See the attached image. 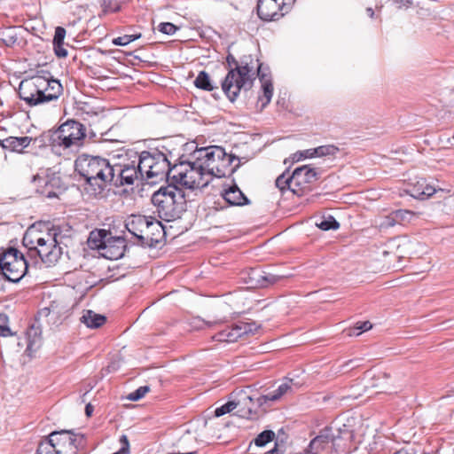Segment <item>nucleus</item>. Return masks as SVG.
Instances as JSON below:
<instances>
[{"instance_id":"16","label":"nucleus","mask_w":454,"mask_h":454,"mask_svg":"<svg viewBox=\"0 0 454 454\" xmlns=\"http://www.w3.org/2000/svg\"><path fill=\"white\" fill-rule=\"evenodd\" d=\"M318 178V174L314 168L304 165L294 170L290 182L294 186V194L301 196L308 188L309 184Z\"/></svg>"},{"instance_id":"43","label":"nucleus","mask_w":454,"mask_h":454,"mask_svg":"<svg viewBox=\"0 0 454 454\" xmlns=\"http://www.w3.org/2000/svg\"><path fill=\"white\" fill-rule=\"evenodd\" d=\"M282 278H284V276L282 275H276L264 271V277L262 281L265 282V287H268L271 285L278 283Z\"/></svg>"},{"instance_id":"21","label":"nucleus","mask_w":454,"mask_h":454,"mask_svg":"<svg viewBox=\"0 0 454 454\" xmlns=\"http://www.w3.org/2000/svg\"><path fill=\"white\" fill-rule=\"evenodd\" d=\"M333 440L330 429H325L316 436L309 443L308 447L309 454H317L321 450L325 448Z\"/></svg>"},{"instance_id":"27","label":"nucleus","mask_w":454,"mask_h":454,"mask_svg":"<svg viewBox=\"0 0 454 454\" xmlns=\"http://www.w3.org/2000/svg\"><path fill=\"white\" fill-rule=\"evenodd\" d=\"M31 137H11L5 140V143L8 145H4L5 147H10L13 151H21L22 149L27 147L31 142Z\"/></svg>"},{"instance_id":"10","label":"nucleus","mask_w":454,"mask_h":454,"mask_svg":"<svg viewBox=\"0 0 454 454\" xmlns=\"http://www.w3.org/2000/svg\"><path fill=\"white\" fill-rule=\"evenodd\" d=\"M112 167L114 171H112L113 178L110 184L116 187L133 184L135 180L138 178L144 179L139 163L136 158L135 160L119 158L118 160L113 159Z\"/></svg>"},{"instance_id":"3","label":"nucleus","mask_w":454,"mask_h":454,"mask_svg":"<svg viewBox=\"0 0 454 454\" xmlns=\"http://www.w3.org/2000/svg\"><path fill=\"white\" fill-rule=\"evenodd\" d=\"M87 439L82 434L62 430L50 434L37 448V454H87Z\"/></svg>"},{"instance_id":"4","label":"nucleus","mask_w":454,"mask_h":454,"mask_svg":"<svg viewBox=\"0 0 454 454\" xmlns=\"http://www.w3.org/2000/svg\"><path fill=\"white\" fill-rule=\"evenodd\" d=\"M151 200L159 217L166 222L180 218L186 209L184 192L174 183L160 187L153 194Z\"/></svg>"},{"instance_id":"33","label":"nucleus","mask_w":454,"mask_h":454,"mask_svg":"<svg viewBox=\"0 0 454 454\" xmlns=\"http://www.w3.org/2000/svg\"><path fill=\"white\" fill-rule=\"evenodd\" d=\"M264 271L259 269H253L249 273V283L255 287H265L263 282Z\"/></svg>"},{"instance_id":"42","label":"nucleus","mask_w":454,"mask_h":454,"mask_svg":"<svg viewBox=\"0 0 454 454\" xmlns=\"http://www.w3.org/2000/svg\"><path fill=\"white\" fill-rule=\"evenodd\" d=\"M10 335H12V332L8 326V317L4 314H0V336L7 337Z\"/></svg>"},{"instance_id":"39","label":"nucleus","mask_w":454,"mask_h":454,"mask_svg":"<svg viewBox=\"0 0 454 454\" xmlns=\"http://www.w3.org/2000/svg\"><path fill=\"white\" fill-rule=\"evenodd\" d=\"M241 337L247 334H254L257 331V326L254 323L239 322L236 324Z\"/></svg>"},{"instance_id":"31","label":"nucleus","mask_w":454,"mask_h":454,"mask_svg":"<svg viewBox=\"0 0 454 454\" xmlns=\"http://www.w3.org/2000/svg\"><path fill=\"white\" fill-rule=\"evenodd\" d=\"M316 225L323 231L337 230L340 227V223L332 215L322 217L319 222L316 223Z\"/></svg>"},{"instance_id":"8","label":"nucleus","mask_w":454,"mask_h":454,"mask_svg":"<svg viewBox=\"0 0 454 454\" xmlns=\"http://www.w3.org/2000/svg\"><path fill=\"white\" fill-rule=\"evenodd\" d=\"M227 63L229 66L234 65L223 82H222V89L231 101H234L242 89L247 90L252 87L253 81L254 80V67H249L247 63L239 66L235 58L229 54L227 56Z\"/></svg>"},{"instance_id":"25","label":"nucleus","mask_w":454,"mask_h":454,"mask_svg":"<svg viewBox=\"0 0 454 454\" xmlns=\"http://www.w3.org/2000/svg\"><path fill=\"white\" fill-rule=\"evenodd\" d=\"M436 189L427 184L425 180L418 181L411 190V195L416 199L423 200L431 197Z\"/></svg>"},{"instance_id":"34","label":"nucleus","mask_w":454,"mask_h":454,"mask_svg":"<svg viewBox=\"0 0 454 454\" xmlns=\"http://www.w3.org/2000/svg\"><path fill=\"white\" fill-rule=\"evenodd\" d=\"M0 39L6 46H12L18 41L14 28L8 27L0 33Z\"/></svg>"},{"instance_id":"1","label":"nucleus","mask_w":454,"mask_h":454,"mask_svg":"<svg viewBox=\"0 0 454 454\" xmlns=\"http://www.w3.org/2000/svg\"><path fill=\"white\" fill-rule=\"evenodd\" d=\"M59 229L52 227L45 231L35 226L29 227L22 239V244L29 251H35L47 266L54 265L62 254Z\"/></svg>"},{"instance_id":"35","label":"nucleus","mask_w":454,"mask_h":454,"mask_svg":"<svg viewBox=\"0 0 454 454\" xmlns=\"http://www.w3.org/2000/svg\"><path fill=\"white\" fill-rule=\"evenodd\" d=\"M100 6L104 14L116 12L121 9L119 0H99Z\"/></svg>"},{"instance_id":"37","label":"nucleus","mask_w":454,"mask_h":454,"mask_svg":"<svg viewBox=\"0 0 454 454\" xmlns=\"http://www.w3.org/2000/svg\"><path fill=\"white\" fill-rule=\"evenodd\" d=\"M290 179L291 176H286L285 173H283L276 179V186L282 192L286 189H289L293 193H294L295 189L294 186L291 184Z\"/></svg>"},{"instance_id":"48","label":"nucleus","mask_w":454,"mask_h":454,"mask_svg":"<svg viewBox=\"0 0 454 454\" xmlns=\"http://www.w3.org/2000/svg\"><path fill=\"white\" fill-rule=\"evenodd\" d=\"M394 4L397 5L398 8L408 6L411 4L410 0H393Z\"/></svg>"},{"instance_id":"18","label":"nucleus","mask_w":454,"mask_h":454,"mask_svg":"<svg viewBox=\"0 0 454 454\" xmlns=\"http://www.w3.org/2000/svg\"><path fill=\"white\" fill-rule=\"evenodd\" d=\"M302 385L301 382L294 380V379L285 378L278 388L261 397L266 403L267 401H277L283 395L294 392Z\"/></svg>"},{"instance_id":"7","label":"nucleus","mask_w":454,"mask_h":454,"mask_svg":"<svg viewBox=\"0 0 454 454\" xmlns=\"http://www.w3.org/2000/svg\"><path fill=\"white\" fill-rule=\"evenodd\" d=\"M206 173L211 177H223L235 170L231 168L232 162L239 159L235 155L228 154L221 146L202 147L195 152Z\"/></svg>"},{"instance_id":"45","label":"nucleus","mask_w":454,"mask_h":454,"mask_svg":"<svg viewBox=\"0 0 454 454\" xmlns=\"http://www.w3.org/2000/svg\"><path fill=\"white\" fill-rule=\"evenodd\" d=\"M66 36V30L61 27H58L55 29V35L53 37V44H64V39Z\"/></svg>"},{"instance_id":"41","label":"nucleus","mask_w":454,"mask_h":454,"mask_svg":"<svg viewBox=\"0 0 454 454\" xmlns=\"http://www.w3.org/2000/svg\"><path fill=\"white\" fill-rule=\"evenodd\" d=\"M178 27L170 22H161L158 26V30L168 35H174Z\"/></svg>"},{"instance_id":"9","label":"nucleus","mask_w":454,"mask_h":454,"mask_svg":"<svg viewBox=\"0 0 454 454\" xmlns=\"http://www.w3.org/2000/svg\"><path fill=\"white\" fill-rule=\"evenodd\" d=\"M139 163L140 171L144 179L167 178L170 181V162L167 155L159 150L143 151L139 155H135Z\"/></svg>"},{"instance_id":"2","label":"nucleus","mask_w":454,"mask_h":454,"mask_svg":"<svg viewBox=\"0 0 454 454\" xmlns=\"http://www.w3.org/2000/svg\"><path fill=\"white\" fill-rule=\"evenodd\" d=\"M113 160L82 154L75 160V171L94 194L101 193L113 178Z\"/></svg>"},{"instance_id":"30","label":"nucleus","mask_w":454,"mask_h":454,"mask_svg":"<svg viewBox=\"0 0 454 454\" xmlns=\"http://www.w3.org/2000/svg\"><path fill=\"white\" fill-rule=\"evenodd\" d=\"M415 217L414 213L409 210H395L391 214V219L398 224L411 222Z\"/></svg>"},{"instance_id":"6","label":"nucleus","mask_w":454,"mask_h":454,"mask_svg":"<svg viewBox=\"0 0 454 454\" xmlns=\"http://www.w3.org/2000/svg\"><path fill=\"white\" fill-rule=\"evenodd\" d=\"M194 160L181 161L175 164L170 171V181L188 189H201L208 185L211 177L206 173L198 156Z\"/></svg>"},{"instance_id":"20","label":"nucleus","mask_w":454,"mask_h":454,"mask_svg":"<svg viewBox=\"0 0 454 454\" xmlns=\"http://www.w3.org/2000/svg\"><path fill=\"white\" fill-rule=\"evenodd\" d=\"M257 75L259 76L262 83V96H260L258 100L262 102V108L265 107L271 100L273 95V85L268 74L263 73L262 65L257 67Z\"/></svg>"},{"instance_id":"47","label":"nucleus","mask_w":454,"mask_h":454,"mask_svg":"<svg viewBox=\"0 0 454 454\" xmlns=\"http://www.w3.org/2000/svg\"><path fill=\"white\" fill-rule=\"evenodd\" d=\"M55 54L59 58H65L67 56V51L64 48L63 44H53Z\"/></svg>"},{"instance_id":"44","label":"nucleus","mask_w":454,"mask_h":454,"mask_svg":"<svg viewBox=\"0 0 454 454\" xmlns=\"http://www.w3.org/2000/svg\"><path fill=\"white\" fill-rule=\"evenodd\" d=\"M314 157H315V153L313 152V148H311V149H307V150L296 152L293 155V160L294 161H300V160H301L303 159L314 158Z\"/></svg>"},{"instance_id":"15","label":"nucleus","mask_w":454,"mask_h":454,"mask_svg":"<svg viewBox=\"0 0 454 454\" xmlns=\"http://www.w3.org/2000/svg\"><path fill=\"white\" fill-rule=\"evenodd\" d=\"M253 399L245 391L240 390L239 392L238 400H231L218 407L215 411V417H221L224 414L230 413L236 408L240 407L238 410V414L240 417L246 418L252 414L251 403Z\"/></svg>"},{"instance_id":"52","label":"nucleus","mask_w":454,"mask_h":454,"mask_svg":"<svg viewBox=\"0 0 454 454\" xmlns=\"http://www.w3.org/2000/svg\"><path fill=\"white\" fill-rule=\"evenodd\" d=\"M366 12H367V14H368L371 18H373V16H374V11L372 10V8H367V9H366Z\"/></svg>"},{"instance_id":"14","label":"nucleus","mask_w":454,"mask_h":454,"mask_svg":"<svg viewBox=\"0 0 454 454\" xmlns=\"http://www.w3.org/2000/svg\"><path fill=\"white\" fill-rule=\"evenodd\" d=\"M126 229L139 239L153 235L154 231L160 232L163 227L158 220L152 216L132 215L125 224Z\"/></svg>"},{"instance_id":"17","label":"nucleus","mask_w":454,"mask_h":454,"mask_svg":"<svg viewBox=\"0 0 454 454\" xmlns=\"http://www.w3.org/2000/svg\"><path fill=\"white\" fill-rule=\"evenodd\" d=\"M125 240L121 237H114L110 233L105 247L101 251V255L109 260H118L124 255Z\"/></svg>"},{"instance_id":"49","label":"nucleus","mask_w":454,"mask_h":454,"mask_svg":"<svg viewBox=\"0 0 454 454\" xmlns=\"http://www.w3.org/2000/svg\"><path fill=\"white\" fill-rule=\"evenodd\" d=\"M95 116L98 119V121H106L107 119V113L102 111L100 114L95 113Z\"/></svg>"},{"instance_id":"22","label":"nucleus","mask_w":454,"mask_h":454,"mask_svg":"<svg viewBox=\"0 0 454 454\" xmlns=\"http://www.w3.org/2000/svg\"><path fill=\"white\" fill-rule=\"evenodd\" d=\"M111 232L106 230H96L90 233L88 245L91 249H97L101 254L105 244L109 238Z\"/></svg>"},{"instance_id":"11","label":"nucleus","mask_w":454,"mask_h":454,"mask_svg":"<svg viewBox=\"0 0 454 454\" xmlns=\"http://www.w3.org/2000/svg\"><path fill=\"white\" fill-rule=\"evenodd\" d=\"M0 269L6 279L18 282L25 276L27 262L21 253L10 248L0 257Z\"/></svg>"},{"instance_id":"40","label":"nucleus","mask_w":454,"mask_h":454,"mask_svg":"<svg viewBox=\"0 0 454 454\" xmlns=\"http://www.w3.org/2000/svg\"><path fill=\"white\" fill-rule=\"evenodd\" d=\"M149 391L150 387L148 386L139 387L135 391L129 393L127 396V399L133 402L138 401L142 399Z\"/></svg>"},{"instance_id":"46","label":"nucleus","mask_w":454,"mask_h":454,"mask_svg":"<svg viewBox=\"0 0 454 454\" xmlns=\"http://www.w3.org/2000/svg\"><path fill=\"white\" fill-rule=\"evenodd\" d=\"M354 330L353 334L359 335L362 332L368 331L372 328V324L369 321H365L360 324Z\"/></svg>"},{"instance_id":"54","label":"nucleus","mask_w":454,"mask_h":454,"mask_svg":"<svg viewBox=\"0 0 454 454\" xmlns=\"http://www.w3.org/2000/svg\"><path fill=\"white\" fill-rule=\"evenodd\" d=\"M265 454H278V450L275 448V449L266 452Z\"/></svg>"},{"instance_id":"53","label":"nucleus","mask_w":454,"mask_h":454,"mask_svg":"<svg viewBox=\"0 0 454 454\" xmlns=\"http://www.w3.org/2000/svg\"><path fill=\"white\" fill-rule=\"evenodd\" d=\"M204 323L206 325H207L208 326H212V325L219 324L220 322L219 321H214V322H204Z\"/></svg>"},{"instance_id":"32","label":"nucleus","mask_w":454,"mask_h":454,"mask_svg":"<svg viewBox=\"0 0 454 454\" xmlns=\"http://www.w3.org/2000/svg\"><path fill=\"white\" fill-rule=\"evenodd\" d=\"M313 152L315 157L334 156L339 152V148L333 145H326L313 148Z\"/></svg>"},{"instance_id":"51","label":"nucleus","mask_w":454,"mask_h":454,"mask_svg":"<svg viewBox=\"0 0 454 454\" xmlns=\"http://www.w3.org/2000/svg\"><path fill=\"white\" fill-rule=\"evenodd\" d=\"M391 215H388L387 218H386V222L384 223V224L386 226H393L395 225V223H397L396 222L393 221L391 218Z\"/></svg>"},{"instance_id":"13","label":"nucleus","mask_w":454,"mask_h":454,"mask_svg":"<svg viewBox=\"0 0 454 454\" xmlns=\"http://www.w3.org/2000/svg\"><path fill=\"white\" fill-rule=\"evenodd\" d=\"M295 0H258L257 14L264 21L278 20L289 12Z\"/></svg>"},{"instance_id":"26","label":"nucleus","mask_w":454,"mask_h":454,"mask_svg":"<svg viewBox=\"0 0 454 454\" xmlns=\"http://www.w3.org/2000/svg\"><path fill=\"white\" fill-rule=\"evenodd\" d=\"M241 337L236 324L216 333L213 338L217 341L235 342Z\"/></svg>"},{"instance_id":"50","label":"nucleus","mask_w":454,"mask_h":454,"mask_svg":"<svg viewBox=\"0 0 454 454\" xmlns=\"http://www.w3.org/2000/svg\"><path fill=\"white\" fill-rule=\"evenodd\" d=\"M93 412V406L90 403H88L85 407V413L87 416H91Z\"/></svg>"},{"instance_id":"19","label":"nucleus","mask_w":454,"mask_h":454,"mask_svg":"<svg viewBox=\"0 0 454 454\" xmlns=\"http://www.w3.org/2000/svg\"><path fill=\"white\" fill-rule=\"evenodd\" d=\"M222 197L230 206L241 207L250 204V200L236 184L230 185L228 188L223 189Z\"/></svg>"},{"instance_id":"5","label":"nucleus","mask_w":454,"mask_h":454,"mask_svg":"<svg viewBox=\"0 0 454 454\" xmlns=\"http://www.w3.org/2000/svg\"><path fill=\"white\" fill-rule=\"evenodd\" d=\"M61 83L55 79L34 77L22 81L19 88L20 98L29 106H37L56 100L62 94Z\"/></svg>"},{"instance_id":"38","label":"nucleus","mask_w":454,"mask_h":454,"mask_svg":"<svg viewBox=\"0 0 454 454\" xmlns=\"http://www.w3.org/2000/svg\"><path fill=\"white\" fill-rule=\"evenodd\" d=\"M141 34H134V35H125L122 36L116 37L113 40V44L118 45V46H125L128 45L129 43L137 40L141 37Z\"/></svg>"},{"instance_id":"23","label":"nucleus","mask_w":454,"mask_h":454,"mask_svg":"<svg viewBox=\"0 0 454 454\" xmlns=\"http://www.w3.org/2000/svg\"><path fill=\"white\" fill-rule=\"evenodd\" d=\"M42 311H47V313H45L46 316L52 314L57 317H60L68 312V306L62 298H57L51 301L49 305L43 308Z\"/></svg>"},{"instance_id":"29","label":"nucleus","mask_w":454,"mask_h":454,"mask_svg":"<svg viewBox=\"0 0 454 454\" xmlns=\"http://www.w3.org/2000/svg\"><path fill=\"white\" fill-rule=\"evenodd\" d=\"M41 345V337L37 334L36 330L31 329L27 333V345L26 351L29 354L39 348Z\"/></svg>"},{"instance_id":"12","label":"nucleus","mask_w":454,"mask_h":454,"mask_svg":"<svg viewBox=\"0 0 454 454\" xmlns=\"http://www.w3.org/2000/svg\"><path fill=\"white\" fill-rule=\"evenodd\" d=\"M85 137V127L74 120H68L59 126L53 142L64 149L78 146Z\"/></svg>"},{"instance_id":"36","label":"nucleus","mask_w":454,"mask_h":454,"mask_svg":"<svg viewBox=\"0 0 454 454\" xmlns=\"http://www.w3.org/2000/svg\"><path fill=\"white\" fill-rule=\"evenodd\" d=\"M274 437L275 433L272 430H264L257 435L254 442L256 446L262 447L271 442Z\"/></svg>"},{"instance_id":"24","label":"nucleus","mask_w":454,"mask_h":454,"mask_svg":"<svg viewBox=\"0 0 454 454\" xmlns=\"http://www.w3.org/2000/svg\"><path fill=\"white\" fill-rule=\"evenodd\" d=\"M80 320L89 328H98L106 323V318L105 316L89 309L83 312Z\"/></svg>"},{"instance_id":"28","label":"nucleus","mask_w":454,"mask_h":454,"mask_svg":"<svg viewBox=\"0 0 454 454\" xmlns=\"http://www.w3.org/2000/svg\"><path fill=\"white\" fill-rule=\"evenodd\" d=\"M193 82L197 88L204 90L211 91L215 89L208 74L205 71H200Z\"/></svg>"}]
</instances>
